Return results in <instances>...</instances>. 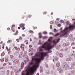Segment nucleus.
<instances>
[{"instance_id": "nucleus-48", "label": "nucleus", "mask_w": 75, "mask_h": 75, "mask_svg": "<svg viewBox=\"0 0 75 75\" xmlns=\"http://www.w3.org/2000/svg\"><path fill=\"white\" fill-rule=\"evenodd\" d=\"M6 50H7L8 49V47L7 46L6 47Z\"/></svg>"}, {"instance_id": "nucleus-53", "label": "nucleus", "mask_w": 75, "mask_h": 75, "mask_svg": "<svg viewBox=\"0 0 75 75\" xmlns=\"http://www.w3.org/2000/svg\"><path fill=\"white\" fill-rule=\"evenodd\" d=\"M27 43H26V44H28V42H26Z\"/></svg>"}, {"instance_id": "nucleus-43", "label": "nucleus", "mask_w": 75, "mask_h": 75, "mask_svg": "<svg viewBox=\"0 0 75 75\" xmlns=\"http://www.w3.org/2000/svg\"><path fill=\"white\" fill-rule=\"evenodd\" d=\"M65 51H67V50H68V48H65Z\"/></svg>"}, {"instance_id": "nucleus-24", "label": "nucleus", "mask_w": 75, "mask_h": 75, "mask_svg": "<svg viewBox=\"0 0 75 75\" xmlns=\"http://www.w3.org/2000/svg\"><path fill=\"white\" fill-rule=\"evenodd\" d=\"M59 72L60 74H62L63 72L62 70H61L59 71Z\"/></svg>"}, {"instance_id": "nucleus-61", "label": "nucleus", "mask_w": 75, "mask_h": 75, "mask_svg": "<svg viewBox=\"0 0 75 75\" xmlns=\"http://www.w3.org/2000/svg\"><path fill=\"white\" fill-rule=\"evenodd\" d=\"M75 52L74 51H73V52Z\"/></svg>"}, {"instance_id": "nucleus-60", "label": "nucleus", "mask_w": 75, "mask_h": 75, "mask_svg": "<svg viewBox=\"0 0 75 75\" xmlns=\"http://www.w3.org/2000/svg\"><path fill=\"white\" fill-rule=\"evenodd\" d=\"M52 35H54V33H52Z\"/></svg>"}, {"instance_id": "nucleus-34", "label": "nucleus", "mask_w": 75, "mask_h": 75, "mask_svg": "<svg viewBox=\"0 0 75 75\" xmlns=\"http://www.w3.org/2000/svg\"><path fill=\"white\" fill-rule=\"evenodd\" d=\"M57 26L58 27H60L61 26V24H59L57 25Z\"/></svg>"}, {"instance_id": "nucleus-4", "label": "nucleus", "mask_w": 75, "mask_h": 75, "mask_svg": "<svg viewBox=\"0 0 75 75\" xmlns=\"http://www.w3.org/2000/svg\"><path fill=\"white\" fill-rule=\"evenodd\" d=\"M63 68H66V69H67L68 68V66L67 65V64L66 63H63Z\"/></svg>"}, {"instance_id": "nucleus-38", "label": "nucleus", "mask_w": 75, "mask_h": 75, "mask_svg": "<svg viewBox=\"0 0 75 75\" xmlns=\"http://www.w3.org/2000/svg\"><path fill=\"white\" fill-rule=\"evenodd\" d=\"M54 31L55 32H57V29H54Z\"/></svg>"}, {"instance_id": "nucleus-22", "label": "nucleus", "mask_w": 75, "mask_h": 75, "mask_svg": "<svg viewBox=\"0 0 75 75\" xmlns=\"http://www.w3.org/2000/svg\"><path fill=\"white\" fill-rule=\"evenodd\" d=\"M7 65V63H4L3 64V67H4L6 65Z\"/></svg>"}, {"instance_id": "nucleus-51", "label": "nucleus", "mask_w": 75, "mask_h": 75, "mask_svg": "<svg viewBox=\"0 0 75 75\" xmlns=\"http://www.w3.org/2000/svg\"><path fill=\"white\" fill-rule=\"evenodd\" d=\"M40 75V74L39 73H38L37 74V75Z\"/></svg>"}, {"instance_id": "nucleus-6", "label": "nucleus", "mask_w": 75, "mask_h": 75, "mask_svg": "<svg viewBox=\"0 0 75 75\" xmlns=\"http://www.w3.org/2000/svg\"><path fill=\"white\" fill-rule=\"evenodd\" d=\"M60 40V38H58V40H57V42L55 41L54 40H53V42L54 44H57L58 42H59V40Z\"/></svg>"}, {"instance_id": "nucleus-13", "label": "nucleus", "mask_w": 75, "mask_h": 75, "mask_svg": "<svg viewBox=\"0 0 75 75\" xmlns=\"http://www.w3.org/2000/svg\"><path fill=\"white\" fill-rule=\"evenodd\" d=\"M39 38H42V36L41 35V33H39Z\"/></svg>"}, {"instance_id": "nucleus-15", "label": "nucleus", "mask_w": 75, "mask_h": 75, "mask_svg": "<svg viewBox=\"0 0 75 75\" xmlns=\"http://www.w3.org/2000/svg\"><path fill=\"white\" fill-rule=\"evenodd\" d=\"M8 65H12V62H8L7 63Z\"/></svg>"}, {"instance_id": "nucleus-37", "label": "nucleus", "mask_w": 75, "mask_h": 75, "mask_svg": "<svg viewBox=\"0 0 75 75\" xmlns=\"http://www.w3.org/2000/svg\"><path fill=\"white\" fill-rule=\"evenodd\" d=\"M14 48H15L16 50H17V49L18 48H17V47H15Z\"/></svg>"}, {"instance_id": "nucleus-28", "label": "nucleus", "mask_w": 75, "mask_h": 75, "mask_svg": "<svg viewBox=\"0 0 75 75\" xmlns=\"http://www.w3.org/2000/svg\"><path fill=\"white\" fill-rule=\"evenodd\" d=\"M15 27V25H13L12 26L11 29H13V28H14Z\"/></svg>"}, {"instance_id": "nucleus-26", "label": "nucleus", "mask_w": 75, "mask_h": 75, "mask_svg": "<svg viewBox=\"0 0 75 75\" xmlns=\"http://www.w3.org/2000/svg\"><path fill=\"white\" fill-rule=\"evenodd\" d=\"M47 36H44L43 37V39H46V38H47Z\"/></svg>"}, {"instance_id": "nucleus-5", "label": "nucleus", "mask_w": 75, "mask_h": 75, "mask_svg": "<svg viewBox=\"0 0 75 75\" xmlns=\"http://www.w3.org/2000/svg\"><path fill=\"white\" fill-rule=\"evenodd\" d=\"M25 47V45L24 44H21V45L20 46V47L24 51V47Z\"/></svg>"}, {"instance_id": "nucleus-39", "label": "nucleus", "mask_w": 75, "mask_h": 75, "mask_svg": "<svg viewBox=\"0 0 75 75\" xmlns=\"http://www.w3.org/2000/svg\"><path fill=\"white\" fill-rule=\"evenodd\" d=\"M17 50H18V51H20V48H18Z\"/></svg>"}, {"instance_id": "nucleus-2", "label": "nucleus", "mask_w": 75, "mask_h": 75, "mask_svg": "<svg viewBox=\"0 0 75 75\" xmlns=\"http://www.w3.org/2000/svg\"><path fill=\"white\" fill-rule=\"evenodd\" d=\"M36 57V56H33L32 57V61L30 62L29 63V64L30 65H32L34 64V62L35 61L36 63L34 64V66L32 67L34 68V65H38V67L36 68L37 69V68H39V67H40V64L41 63V62L40 61H39L38 58L36 57Z\"/></svg>"}, {"instance_id": "nucleus-29", "label": "nucleus", "mask_w": 75, "mask_h": 75, "mask_svg": "<svg viewBox=\"0 0 75 75\" xmlns=\"http://www.w3.org/2000/svg\"><path fill=\"white\" fill-rule=\"evenodd\" d=\"M16 41L18 42H20V40L18 39H16Z\"/></svg>"}, {"instance_id": "nucleus-8", "label": "nucleus", "mask_w": 75, "mask_h": 75, "mask_svg": "<svg viewBox=\"0 0 75 75\" xmlns=\"http://www.w3.org/2000/svg\"><path fill=\"white\" fill-rule=\"evenodd\" d=\"M25 25V24L21 23L20 25V27H21V28H22V27H24Z\"/></svg>"}, {"instance_id": "nucleus-12", "label": "nucleus", "mask_w": 75, "mask_h": 75, "mask_svg": "<svg viewBox=\"0 0 75 75\" xmlns=\"http://www.w3.org/2000/svg\"><path fill=\"white\" fill-rule=\"evenodd\" d=\"M2 48H3V49H4V45H5V43H2Z\"/></svg>"}, {"instance_id": "nucleus-33", "label": "nucleus", "mask_w": 75, "mask_h": 75, "mask_svg": "<svg viewBox=\"0 0 75 75\" xmlns=\"http://www.w3.org/2000/svg\"><path fill=\"white\" fill-rule=\"evenodd\" d=\"M64 22L63 20H61L60 21V23H64Z\"/></svg>"}, {"instance_id": "nucleus-32", "label": "nucleus", "mask_w": 75, "mask_h": 75, "mask_svg": "<svg viewBox=\"0 0 75 75\" xmlns=\"http://www.w3.org/2000/svg\"><path fill=\"white\" fill-rule=\"evenodd\" d=\"M11 50V49H10V48H9V49H8V50H7V51H10Z\"/></svg>"}, {"instance_id": "nucleus-62", "label": "nucleus", "mask_w": 75, "mask_h": 75, "mask_svg": "<svg viewBox=\"0 0 75 75\" xmlns=\"http://www.w3.org/2000/svg\"><path fill=\"white\" fill-rule=\"evenodd\" d=\"M69 75H71V74H69Z\"/></svg>"}, {"instance_id": "nucleus-16", "label": "nucleus", "mask_w": 75, "mask_h": 75, "mask_svg": "<svg viewBox=\"0 0 75 75\" xmlns=\"http://www.w3.org/2000/svg\"><path fill=\"white\" fill-rule=\"evenodd\" d=\"M60 35V33H58L54 35V36H58Z\"/></svg>"}, {"instance_id": "nucleus-7", "label": "nucleus", "mask_w": 75, "mask_h": 75, "mask_svg": "<svg viewBox=\"0 0 75 75\" xmlns=\"http://www.w3.org/2000/svg\"><path fill=\"white\" fill-rule=\"evenodd\" d=\"M60 65H61V64H60V63L59 62H57V63L56 64V67H59Z\"/></svg>"}, {"instance_id": "nucleus-19", "label": "nucleus", "mask_w": 75, "mask_h": 75, "mask_svg": "<svg viewBox=\"0 0 75 75\" xmlns=\"http://www.w3.org/2000/svg\"><path fill=\"white\" fill-rule=\"evenodd\" d=\"M8 59H6L5 60V62H8Z\"/></svg>"}, {"instance_id": "nucleus-47", "label": "nucleus", "mask_w": 75, "mask_h": 75, "mask_svg": "<svg viewBox=\"0 0 75 75\" xmlns=\"http://www.w3.org/2000/svg\"><path fill=\"white\" fill-rule=\"evenodd\" d=\"M12 29V31H13V32H14L15 31H14V29Z\"/></svg>"}, {"instance_id": "nucleus-54", "label": "nucleus", "mask_w": 75, "mask_h": 75, "mask_svg": "<svg viewBox=\"0 0 75 75\" xmlns=\"http://www.w3.org/2000/svg\"><path fill=\"white\" fill-rule=\"evenodd\" d=\"M30 41H32V40H31V38L30 39Z\"/></svg>"}, {"instance_id": "nucleus-30", "label": "nucleus", "mask_w": 75, "mask_h": 75, "mask_svg": "<svg viewBox=\"0 0 75 75\" xmlns=\"http://www.w3.org/2000/svg\"><path fill=\"white\" fill-rule=\"evenodd\" d=\"M61 69V67H59L58 68L57 70L58 71H59V70H60V69Z\"/></svg>"}, {"instance_id": "nucleus-56", "label": "nucleus", "mask_w": 75, "mask_h": 75, "mask_svg": "<svg viewBox=\"0 0 75 75\" xmlns=\"http://www.w3.org/2000/svg\"><path fill=\"white\" fill-rule=\"evenodd\" d=\"M52 34V33H50V34Z\"/></svg>"}, {"instance_id": "nucleus-14", "label": "nucleus", "mask_w": 75, "mask_h": 75, "mask_svg": "<svg viewBox=\"0 0 75 75\" xmlns=\"http://www.w3.org/2000/svg\"><path fill=\"white\" fill-rule=\"evenodd\" d=\"M5 55V53H4V52H3L1 54V57H2L4 56Z\"/></svg>"}, {"instance_id": "nucleus-64", "label": "nucleus", "mask_w": 75, "mask_h": 75, "mask_svg": "<svg viewBox=\"0 0 75 75\" xmlns=\"http://www.w3.org/2000/svg\"><path fill=\"white\" fill-rule=\"evenodd\" d=\"M57 60H58V58H57Z\"/></svg>"}, {"instance_id": "nucleus-42", "label": "nucleus", "mask_w": 75, "mask_h": 75, "mask_svg": "<svg viewBox=\"0 0 75 75\" xmlns=\"http://www.w3.org/2000/svg\"><path fill=\"white\" fill-rule=\"evenodd\" d=\"M22 30H24L25 29V27H23L22 28Z\"/></svg>"}, {"instance_id": "nucleus-27", "label": "nucleus", "mask_w": 75, "mask_h": 75, "mask_svg": "<svg viewBox=\"0 0 75 75\" xmlns=\"http://www.w3.org/2000/svg\"><path fill=\"white\" fill-rule=\"evenodd\" d=\"M43 34H47V32L46 31H45L43 32Z\"/></svg>"}, {"instance_id": "nucleus-59", "label": "nucleus", "mask_w": 75, "mask_h": 75, "mask_svg": "<svg viewBox=\"0 0 75 75\" xmlns=\"http://www.w3.org/2000/svg\"><path fill=\"white\" fill-rule=\"evenodd\" d=\"M52 23V22H50V23Z\"/></svg>"}, {"instance_id": "nucleus-17", "label": "nucleus", "mask_w": 75, "mask_h": 75, "mask_svg": "<svg viewBox=\"0 0 75 75\" xmlns=\"http://www.w3.org/2000/svg\"><path fill=\"white\" fill-rule=\"evenodd\" d=\"M59 55L60 57H63V54L61 53H60Z\"/></svg>"}, {"instance_id": "nucleus-36", "label": "nucleus", "mask_w": 75, "mask_h": 75, "mask_svg": "<svg viewBox=\"0 0 75 75\" xmlns=\"http://www.w3.org/2000/svg\"><path fill=\"white\" fill-rule=\"evenodd\" d=\"M73 66H75V62H74L73 63Z\"/></svg>"}, {"instance_id": "nucleus-10", "label": "nucleus", "mask_w": 75, "mask_h": 75, "mask_svg": "<svg viewBox=\"0 0 75 75\" xmlns=\"http://www.w3.org/2000/svg\"><path fill=\"white\" fill-rule=\"evenodd\" d=\"M24 64L23 62L21 63V69H23V67H24Z\"/></svg>"}, {"instance_id": "nucleus-57", "label": "nucleus", "mask_w": 75, "mask_h": 75, "mask_svg": "<svg viewBox=\"0 0 75 75\" xmlns=\"http://www.w3.org/2000/svg\"><path fill=\"white\" fill-rule=\"evenodd\" d=\"M0 49H1V46L0 45Z\"/></svg>"}, {"instance_id": "nucleus-31", "label": "nucleus", "mask_w": 75, "mask_h": 75, "mask_svg": "<svg viewBox=\"0 0 75 75\" xmlns=\"http://www.w3.org/2000/svg\"><path fill=\"white\" fill-rule=\"evenodd\" d=\"M10 57L11 58H13V56L12 55H10Z\"/></svg>"}, {"instance_id": "nucleus-41", "label": "nucleus", "mask_w": 75, "mask_h": 75, "mask_svg": "<svg viewBox=\"0 0 75 75\" xmlns=\"http://www.w3.org/2000/svg\"><path fill=\"white\" fill-rule=\"evenodd\" d=\"M56 20L57 21H59V18H57V19H56Z\"/></svg>"}, {"instance_id": "nucleus-40", "label": "nucleus", "mask_w": 75, "mask_h": 75, "mask_svg": "<svg viewBox=\"0 0 75 75\" xmlns=\"http://www.w3.org/2000/svg\"><path fill=\"white\" fill-rule=\"evenodd\" d=\"M28 42V40H25V42Z\"/></svg>"}, {"instance_id": "nucleus-1", "label": "nucleus", "mask_w": 75, "mask_h": 75, "mask_svg": "<svg viewBox=\"0 0 75 75\" xmlns=\"http://www.w3.org/2000/svg\"><path fill=\"white\" fill-rule=\"evenodd\" d=\"M51 42V40L48 39V41L46 42L41 47H40V51H44V48L45 50H50L51 48L54 47V46H52L51 45L50 42Z\"/></svg>"}, {"instance_id": "nucleus-55", "label": "nucleus", "mask_w": 75, "mask_h": 75, "mask_svg": "<svg viewBox=\"0 0 75 75\" xmlns=\"http://www.w3.org/2000/svg\"><path fill=\"white\" fill-rule=\"evenodd\" d=\"M62 30V28H61L60 29V30Z\"/></svg>"}, {"instance_id": "nucleus-11", "label": "nucleus", "mask_w": 75, "mask_h": 75, "mask_svg": "<svg viewBox=\"0 0 75 75\" xmlns=\"http://www.w3.org/2000/svg\"><path fill=\"white\" fill-rule=\"evenodd\" d=\"M0 61L2 62H4V58H1L0 59Z\"/></svg>"}, {"instance_id": "nucleus-63", "label": "nucleus", "mask_w": 75, "mask_h": 75, "mask_svg": "<svg viewBox=\"0 0 75 75\" xmlns=\"http://www.w3.org/2000/svg\"><path fill=\"white\" fill-rule=\"evenodd\" d=\"M30 46H31V45H29V47H30Z\"/></svg>"}, {"instance_id": "nucleus-3", "label": "nucleus", "mask_w": 75, "mask_h": 75, "mask_svg": "<svg viewBox=\"0 0 75 75\" xmlns=\"http://www.w3.org/2000/svg\"><path fill=\"white\" fill-rule=\"evenodd\" d=\"M48 52H41V53L40 52H37L35 54L36 57H39V58H38L39 61L41 62V60H44L45 56H47L48 55Z\"/></svg>"}, {"instance_id": "nucleus-35", "label": "nucleus", "mask_w": 75, "mask_h": 75, "mask_svg": "<svg viewBox=\"0 0 75 75\" xmlns=\"http://www.w3.org/2000/svg\"><path fill=\"white\" fill-rule=\"evenodd\" d=\"M22 37H25V34H22Z\"/></svg>"}, {"instance_id": "nucleus-20", "label": "nucleus", "mask_w": 75, "mask_h": 75, "mask_svg": "<svg viewBox=\"0 0 75 75\" xmlns=\"http://www.w3.org/2000/svg\"><path fill=\"white\" fill-rule=\"evenodd\" d=\"M30 33H31V34H33V33H34V32H33V31L30 30Z\"/></svg>"}, {"instance_id": "nucleus-50", "label": "nucleus", "mask_w": 75, "mask_h": 75, "mask_svg": "<svg viewBox=\"0 0 75 75\" xmlns=\"http://www.w3.org/2000/svg\"><path fill=\"white\" fill-rule=\"evenodd\" d=\"M72 49H75V47H72Z\"/></svg>"}, {"instance_id": "nucleus-25", "label": "nucleus", "mask_w": 75, "mask_h": 75, "mask_svg": "<svg viewBox=\"0 0 75 75\" xmlns=\"http://www.w3.org/2000/svg\"><path fill=\"white\" fill-rule=\"evenodd\" d=\"M18 34V30L16 31V33L15 34V35H17Z\"/></svg>"}, {"instance_id": "nucleus-21", "label": "nucleus", "mask_w": 75, "mask_h": 75, "mask_svg": "<svg viewBox=\"0 0 75 75\" xmlns=\"http://www.w3.org/2000/svg\"><path fill=\"white\" fill-rule=\"evenodd\" d=\"M19 40H22V37L21 36L19 37V38L18 39Z\"/></svg>"}, {"instance_id": "nucleus-58", "label": "nucleus", "mask_w": 75, "mask_h": 75, "mask_svg": "<svg viewBox=\"0 0 75 75\" xmlns=\"http://www.w3.org/2000/svg\"><path fill=\"white\" fill-rule=\"evenodd\" d=\"M73 21H74V20H75V19H73Z\"/></svg>"}, {"instance_id": "nucleus-9", "label": "nucleus", "mask_w": 75, "mask_h": 75, "mask_svg": "<svg viewBox=\"0 0 75 75\" xmlns=\"http://www.w3.org/2000/svg\"><path fill=\"white\" fill-rule=\"evenodd\" d=\"M18 62H19V60L17 59H15L13 61V62L14 64H17Z\"/></svg>"}, {"instance_id": "nucleus-45", "label": "nucleus", "mask_w": 75, "mask_h": 75, "mask_svg": "<svg viewBox=\"0 0 75 75\" xmlns=\"http://www.w3.org/2000/svg\"><path fill=\"white\" fill-rule=\"evenodd\" d=\"M10 28H7V30H10Z\"/></svg>"}, {"instance_id": "nucleus-52", "label": "nucleus", "mask_w": 75, "mask_h": 75, "mask_svg": "<svg viewBox=\"0 0 75 75\" xmlns=\"http://www.w3.org/2000/svg\"><path fill=\"white\" fill-rule=\"evenodd\" d=\"M18 29L19 30H20V27H18Z\"/></svg>"}, {"instance_id": "nucleus-23", "label": "nucleus", "mask_w": 75, "mask_h": 75, "mask_svg": "<svg viewBox=\"0 0 75 75\" xmlns=\"http://www.w3.org/2000/svg\"><path fill=\"white\" fill-rule=\"evenodd\" d=\"M12 41L11 40H9L7 42V43H10V42H11Z\"/></svg>"}, {"instance_id": "nucleus-18", "label": "nucleus", "mask_w": 75, "mask_h": 75, "mask_svg": "<svg viewBox=\"0 0 75 75\" xmlns=\"http://www.w3.org/2000/svg\"><path fill=\"white\" fill-rule=\"evenodd\" d=\"M66 61H71V58H68L66 59Z\"/></svg>"}, {"instance_id": "nucleus-49", "label": "nucleus", "mask_w": 75, "mask_h": 75, "mask_svg": "<svg viewBox=\"0 0 75 75\" xmlns=\"http://www.w3.org/2000/svg\"><path fill=\"white\" fill-rule=\"evenodd\" d=\"M50 29H51V28H52V25H50Z\"/></svg>"}, {"instance_id": "nucleus-46", "label": "nucleus", "mask_w": 75, "mask_h": 75, "mask_svg": "<svg viewBox=\"0 0 75 75\" xmlns=\"http://www.w3.org/2000/svg\"><path fill=\"white\" fill-rule=\"evenodd\" d=\"M0 44H3V41H1V42H0Z\"/></svg>"}, {"instance_id": "nucleus-44", "label": "nucleus", "mask_w": 75, "mask_h": 75, "mask_svg": "<svg viewBox=\"0 0 75 75\" xmlns=\"http://www.w3.org/2000/svg\"><path fill=\"white\" fill-rule=\"evenodd\" d=\"M69 21H67V24H69Z\"/></svg>"}]
</instances>
